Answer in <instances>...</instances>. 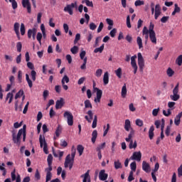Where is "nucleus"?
<instances>
[{"instance_id": "9b49d317", "label": "nucleus", "mask_w": 182, "mask_h": 182, "mask_svg": "<svg viewBox=\"0 0 182 182\" xmlns=\"http://www.w3.org/2000/svg\"><path fill=\"white\" fill-rule=\"evenodd\" d=\"M72 161H73L70 159V154H68L65 158L64 167L65 168H68V167H69L70 170H72V168L73 167V162Z\"/></svg>"}, {"instance_id": "0eeeda50", "label": "nucleus", "mask_w": 182, "mask_h": 182, "mask_svg": "<svg viewBox=\"0 0 182 182\" xmlns=\"http://www.w3.org/2000/svg\"><path fill=\"white\" fill-rule=\"evenodd\" d=\"M27 68H28V69L31 70V77L33 82H35V80H36V71H35V70H34L35 66L33 65V63L28 61L27 63Z\"/></svg>"}, {"instance_id": "473e14b6", "label": "nucleus", "mask_w": 182, "mask_h": 182, "mask_svg": "<svg viewBox=\"0 0 182 182\" xmlns=\"http://www.w3.org/2000/svg\"><path fill=\"white\" fill-rule=\"evenodd\" d=\"M126 95H127V88L126 87V84L122 88V96L123 97H126Z\"/></svg>"}, {"instance_id": "79ce46f5", "label": "nucleus", "mask_w": 182, "mask_h": 182, "mask_svg": "<svg viewBox=\"0 0 182 182\" xmlns=\"http://www.w3.org/2000/svg\"><path fill=\"white\" fill-rule=\"evenodd\" d=\"M42 33H38L37 36H36V39L38 41V42L40 43V45H42Z\"/></svg>"}, {"instance_id": "393cba45", "label": "nucleus", "mask_w": 182, "mask_h": 182, "mask_svg": "<svg viewBox=\"0 0 182 182\" xmlns=\"http://www.w3.org/2000/svg\"><path fill=\"white\" fill-rule=\"evenodd\" d=\"M26 80L28 85V87H30V89H31V87H33V83L32 82V80H31V78L29 77L28 74H26Z\"/></svg>"}, {"instance_id": "37998d69", "label": "nucleus", "mask_w": 182, "mask_h": 182, "mask_svg": "<svg viewBox=\"0 0 182 182\" xmlns=\"http://www.w3.org/2000/svg\"><path fill=\"white\" fill-rule=\"evenodd\" d=\"M176 63L178 64V66H181L182 65V55H180L176 60Z\"/></svg>"}, {"instance_id": "412c9836", "label": "nucleus", "mask_w": 182, "mask_h": 182, "mask_svg": "<svg viewBox=\"0 0 182 182\" xmlns=\"http://www.w3.org/2000/svg\"><path fill=\"white\" fill-rule=\"evenodd\" d=\"M149 39L154 45L157 44V38L156 37V33H149Z\"/></svg>"}, {"instance_id": "ea45409f", "label": "nucleus", "mask_w": 182, "mask_h": 182, "mask_svg": "<svg viewBox=\"0 0 182 182\" xmlns=\"http://www.w3.org/2000/svg\"><path fill=\"white\" fill-rule=\"evenodd\" d=\"M149 33H156L154 31V24L153 23H150L149 27Z\"/></svg>"}, {"instance_id": "4c0bfd02", "label": "nucleus", "mask_w": 182, "mask_h": 182, "mask_svg": "<svg viewBox=\"0 0 182 182\" xmlns=\"http://www.w3.org/2000/svg\"><path fill=\"white\" fill-rule=\"evenodd\" d=\"M61 133H62V127H60V126L58 125V127H57V129L55 130V136H56V137H59V136H60Z\"/></svg>"}, {"instance_id": "a18cd8bd", "label": "nucleus", "mask_w": 182, "mask_h": 182, "mask_svg": "<svg viewBox=\"0 0 182 182\" xmlns=\"http://www.w3.org/2000/svg\"><path fill=\"white\" fill-rule=\"evenodd\" d=\"M23 95V90H20L15 95L14 99H18V97H21V96Z\"/></svg>"}, {"instance_id": "338daca9", "label": "nucleus", "mask_w": 182, "mask_h": 182, "mask_svg": "<svg viewBox=\"0 0 182 182\" xmlns=\"http://www.w3.org/2000/svg\"><path fill=\"white\" fill-rule=\"evenodd\" d=\"M136 126L141 127V126H143V121L141 119H138L136 120Z\"/></svg>"}, {"instance_id": "5fc2aeb1", "label": "nucleus", "mask_w": 182, "mask_h": 182, "mask_svg": "<svg viewBox=\"0 0 182 182\" xmlns=\"http://www.w3.org/2000/svg\"><path fill=\"white\" fill-rule=\"evenodd\" d=\"M104 26L105 24H103V22H100L97 28V33H100L101 31L103 30Z\"/></svg>"}, {"instance_id": "a19ab883", "label": "nucleus", "mask_w": 182, "mask_h": 182, "mask_svg": "<svg viewBox=\"0 0 182 182\" xmlns=\"http://www.w3.org/2000/svg\"><path fill=\"white\" fill-rule=\"evenodd\" d=\"M87 63V57H85L84 58V61H83V63L82 65L80 66V69L82 70H85L86 69V64Z\"/></svg>"}, {"instance_id": "8fccbe9b", "label": "nucleus", "mask_w": 182, "mask_h": 182, "mask_svg": "<svg viewBox=\"0 0 182 182\" xmlns=\"http://www.w3.org/2000/svg\"><path fill=\"white\" fill-rule=\"evenodd\" d=\"M116 33H117V29H116V28H113L109 32V35H110L111 38H114V36H116Z\"/></svg>"}, {"instance_id": "7ed1b4c3", "label": "nucleus", "mask_w": 182, "mask_h": 182, "mask_svg": "<svg viewBox=\"0 0 182 182\" xmlns=\"http://www.w3.org/2000/svg\"><path fill=\"white\" fill-rule=\"evenodd\" d=\"M93 90L94 92H97V98H95L94 102H95V103H100V100L102 99L103 91L96 87V82L95 81H93Z\"/></svg>"}, {"instance_id": "bb28decb", "label": "nucleus", "mask_w": 182, "mask_h": 182, "mask_svg": "<svg viewBox=\"0 0 182 182\" xmlns=\"http://www.w3.org/2000/svg\"><path fill=\"white\" fill-rule=\"evenodd\" d=\"M84 104H85V109H92L93 108V106L92 105V102H90V100H86L84 102Z\"/></svg>"}, {"instance_id": "1a4fd4ad", "label": "nucleus", "mask_w": 182, "mask_h": 182, "mask_svg": "<svg viewBox=\"0 0 182 182\" xmlns=\"http://www.w3.org/2000/svg\"><path fill=\"white\" fill-rule=\"evenodd\" d=\"M63 116L67 119L68 126H73V114H72V112L66 111L64 112Z\"/></svg>"}, {"instance_id": "09e8293b", "label": "nucleus", "mask_w": 182, "mask_h": 182, "mask_svg": "<svg viewBox=\"0 0 182 182\" xmlns=\"http://www.w3.org/2000/svg\"><path fill=\"white\" fill-rule=\"evenodd\" d=\"M103 73V70L102 69H97L95 73V76L97 77H100Z\"/></svg>"}, {"instance_id": "e2e57ef3", "label": "nucleus", "mask_w": 182, "mask_h": 182, "mask_svg": "<svg viewBox=\"0 0 182 182\" xmlns=\"http://www.w3.org/2000/svg\"><path fill=\"white\" fill-rule=\"evenodd\" d=\"M85 80H86L85 77H80L77 81V85H83V83L85 82Z\"/></svg>"}, {"instance_id": "69168bd1", "label": "nucleus", "mask_w": 182, "mask_h": 182, "mask_svg": "<svg viewBox=\"0 0 182 182\" xmlns=\"http://www.w3.org/2000/svg\"><path fill=\"white\" fill-rule=\"evenodd\" d=\"M133 180H134V177H133V171H131L128 177V181H133Z\"/></svg>"}, {"instance_id": "e433bc0d", "label": "nucleus", "mask_w": 182, "mask_h": 182, "mask_svg": "<svg viewBox=\"0 0 182 182\" xmlns=\"http://www.w3.org/2000/svg\"><path fill=\"white\" fill-rule=\"evenodd\" d=\"M79 50V48L76 46H74L73 48L70 49V52L73 53V55H76Z\"/></svg>"}, {"instance_id": "3c124183", "label": "nucleus", "mask_w": 182, "mask_h": 182, "mask_svg": "<svg viewBox=\"0 0 182 182\" xmlns=\"http://www.w3.org/2000/svg\"><path fill=\"white\" fill-rule=\"evenodd\" d=\"M135 6H141V5H144V1L137 0L134 3Z\"/></svg>"}, {"instance_id": "f3484780", "label": "nucleus", "mask_w": 182, "mask_h": 182, "mask_svg": "<svg viewBox=\"0 0 182 182\" xmlns=\"http://www.w3.org/2000/svg\"><path fill=\"white\" fill-rule=\"evenodd\" d=\"M142 170L145 171V173H150V164L149 163L146 162V161H144L142 162Z\"/></svg>"}, {"instance_id": "dca6fc26", "label": "nucleus", "mask_w": 182, "mask_h": 182, "mask_svg": "<svg viewBox=\"0 0 182 182\" xmlns=\"http://www.w3.org/2000/svg\"><path fill=\"white\" fill-rule=\"evenodd\" d=\"M107 177H109V175L106 173L105 170L102 169L100 171L99 178L101 181H106L107 180Z\"/></svg>"}, {"instance_id": "49530a36", "label": "nucleus", "mask_w": 182, "mask_h": 182, "mask_svg": "<svg viewBox=\"0 0 182 182\" xmlns=\"http://www.w3.org/2000/svg\"><path fill=\"white\" fill-rule=\"evenodd\" d=\"M16 170L14 169V171L11 173V180L12 181H15V180H16Z\"/></svg>"}, {"instance_id": "4be33fe9", "label": "nucleus", "mask_w": 182, "mask_h": 182, "mask_svg": "<svg viewBox=\"0 0 182 182\" xmlns=\"http://www.w3.org/2000/svg\"><path fill=\"white\" fill-rule=\"evenodd\" d=\"M90 171H87V172L82 175L81 177L84 178L82 182H90V176L89 175Z\"/></svg>"}, {"instance_id": "cd10ccee", "label": "nucleus", "mask_w": 182, "mask_h": 182, "mask_svg": "<svg viewBox=\"0 0 182 182\" xmlns=\"http://www.w3.org/2000/svg\"><path fill=\"white\" fill-rule=\"evenodd\" d=\"M114 166L116 170H119V168H122L123 167L119 160L115 161L114 162Z\"/></svg>"}, {"instance_id": "603ef678", "label": "nucleus", "mask_w": 182, "mask_h": 182, "mask_svg": "<svg viewBox=\"0 0 182 182\" xmlns=\"http://www.w3.org/2000/svg\"><path fill=\"white\" fill-rule=\"evenodd\" d=\"M48 167L45 169V171L46 172L47 174H52V172H50L53 170L52 165H48Z\"/></svg>"}, {"instance_id": "a211bd4d", "label": "nucleus", "mask_w": 182, "mask_h": 182, "mask_svg": "<svg viewBox=\"0 0 182 182\" xmlns=\"http://www.w3.org/2000/svg\"><path fill=\"white\" fill-rule=\"evenodd\" d=\"M63 105H65L63 98H60V100H58L55 102V109L57 110L58 109H62V107H63Z\"/></svg>"}, {"instance_id": "aec40b11", "label": "nucleus", "mask_w": 182, "mask_h": 182, "mask_svg": "<svg viewBox=\"0 0 182 182\" xmlns=\"http://www.w3.org/2000/svg\"><path fill=\"white\" fill-rule=\"evenodd\" d=\"M124 129L126 132H132V123L129 119H126L124 123Z\"/></svg>"}, {"instance_id": "0e129e2a", "label": "nucleus", "mask_w": 182, "mask_h": 182, "mask_svg": "<svg viewBox=\"0 0 182 182\" xmlns=\"http://www.w3.org/2000/svg\"><path fill=\"white\" fill-rule=\"evenodd\" d=\"M85 4L87 5V6H91V8H93V2L90 1L89 0H85Z\"/></svg>"}, {"instance_id": "2eb2a0df", "label": "nucleus", "mask_w": 182, "mask_h": 182, "mask_svg": "<svg viewBox=\"0 0 182 182\" xmlns=\"http://www.w3.org/2000/svg\"><path fill=\"white\" fill-rule=\"evenodd\" d=\"M22 5L23 8H26L27 12L28 14H31V12H32L31 2L29 1V0H22Z\"/></svg>"}, {"instance_id": "f8f14e48", "label": "nucleus", "mask_w": 182, "mask_h": 182, "mask_svg": "<svg viewBox=\"0 0 182 182\" xmlns=\"http://www.w3.org/2000/svg\"><path fill=\"white\" fill-rule=\"evenodd\" d=\"M136 59H137V55H134V56L131 57V65L134 69V74L136 75L137 73V63H136Z\"/></svg>"}, {"instance_id": "bf43d9fd", "label": "nucleus", "mask_w": 182, "mask_h": 182, "mask_svg": "<svg viewBox=\"0 0 182 182\" xmlns=\"http://www.w3.org/2000/svg\"><path fill=\"white\" fill-rule=\"evenodd\" d=\"M17 48V52H21L22 51V43L18 42L16 44Z\"/></svg>"}, {"instance_id": "774afa93", "label": "nucleus", "mask_w": 182, "mask_h": 182, "mask_svg": "<svg viewBox=\"0 0 182 182\" xmlns=\"http://www.w3.org/2000/svg\"><path fill=\"white\" fill-rule=\"evenodd\" d=\"M178 177H182V165L178 168Z\"/></svg>"}, {"instance_id": "c9c22d12", "label": "nucleus", "mask_w": 182, "mask_h": 182, "mask_svg": "<svg viewBox=\"0 0 182 182\" xmlns=\"http://www.w3.org/2000/svg\"><path fill=\"white\" fill-rule=\"evenodd\" d=\"M20 32H21V35L22 36H23V35H25L26 29H25V24H23V23H21V24Z\"/></svg>"}, {"instance_id": "72a5a7b5", "label": "nucleus", "mask_w": 182, "mask_h": 182, "mask_svg": "<svg viewBox=\"0 0 182 182\" xmlns=\"http://www.w3.org/2000/svg\"><path fill=\"white\" fill-rule=\"evenodd\" d=\"M97 126V115H95L92 127V129H96Z\"/></svg>"}, {"instance_id": "13d9d810", "label": "nucleus", "mask_w": 182, "mask_h": 182, "mask_svg": "<svg viewBox=\"0 0 182 182\" xmlns=\"http://www.w3.org/2000/svg\"><path fill=\"white\" fill-rule=\"evenodd\" d=\"M69 83V77H68V75H64V77H63L62 80H61V83Z\"/></svg>"}, {"instance_id": "6e6552de", "label": "nucleus", "mask_w": 182, "mask_h": 182, "mask_svg": "<svg viewBox=\"0 0 182 182\" xmlns=\"http://www.w3.org/2000/svg\"><path fill=\"white\" fill-rule=\"evenodd\" d=\"M174 106H176V102H168V107H169V109H168L167 111H166V109L163 110L164 116H166V117H168V116L171 114V110H173V107H174Z\"/></svg>"}, {"instance_id": "7c9ffc66", "label": "nucleus", "mask_w": 182, "mask_h": 182, "mask_svg": "<svg viewBox=\"0 0 182 182\" xmlns=\"http://www.w3.org/2000/svg\"><path fill=\"white\" fill-rule=\"evenodd\" d=\"M136 43L139 49H141V48H143V40H141L139 36L136 38Z\"/></svg>"}, {"instance_id": "f257e3e1", "label": "nucleus", "mask_w": 182, "mask_h": 182, "mask_svg": "<svg viewBox=\"0 0 182 182\" xmlns=\"http://www.w3.org/2000/svg\"><path fill=\"white\" fill-rule=\"evenodd\" d=\"M23 136V141L26 140V125L24 124L23 128L18 130L17 136L15 132H12V140L15 144H21V137Z\"/></svg>"}, {"instance_id": "864d4df0", "label": "nucleus", "mask_w": 182, "mask_h": 182, "mask_svg": "<svg viewBox=\"0 0 182 182\" xmlns=\"http://www.w3.org/2000/svg\"><path fill=\"white\" fill-rule=\"evenodd\" d=\"M79 41H80V33H77L74 40V45H76Z\"/></svg>"}, {"instance_id": "b1692460", "label": "nucleus", "mask_w": 182, "mask_h": 182, "mask_svg": "<svg viewBox=\"0 0 182 182\" xmlns=\"http://www.w3.org/2000/svg\"><path fill=\"white\" fill-rule=\"evenodd\" d=\"M96 139H97V130H94L92 133V143H93L94 144L96 143Z\"/></svg>"}, {"instance_id": "ddd939ff", "label": "nucleus", "mask_w": 182, "mask_h": 182, "mask_svg": "<svg viewBox=\"0 0 182 182\" xmlns=\"http://www.w3.org/2000/svg\"><path fill=\"white\" fill-rule=\"evenodd\" d=\"M36 32L37 30L35 28H33L32 29H28V39H31V38H33V41H35L36 39Z\"/></svg>"}, {"instance_id": "680f3d73", "label": "nucleus", "mask_w": 182, "mask_h": 182, "mask_svg": "<svg viewBox=\"0 0 182 182\" xmlns=\"http://www.w3.org/2000/svg\"><path fill=\"white\" fill-rule=\"evenodd\" d=\"M85 56H86V51L82 50L80 53V58L82 60H85Z\"/></svg>"}, {"instance_id": "f03ea898", "label": "nucleus", "mask_w": 182, "mask_h": 182, "mask_svg": "<svg viewBox=\"0 0 182 182\" xmlns=\"http://www.w3.org/2000/svg\"><path fill=\"white\" fill-rule=\"evenodd\" d=\"M133 136H134V129H131V132H129L128 137L125 139V141L129 143V149H136V147H137V141H134V144H133Z\"/></svg>"}, {"instance_id": "052dcab7", "label": "nucleus", "mask_w": 182, "mask_h": 182, "mask_svg": "<svg viewBox=\"0 0 182 182\" xmlns=\"http://www.w3.org/2000/svg\"><path fill=\"white\" fill-rule=\"evenodd\" d=\"M174 6H175V8H174L173 11H175L176 12V14H180L181 9L178 6V4H175Z\"/></svg>"}, {"instance_id": "20e7f679", "label": "nucleus", "mask_w": 182, "mask_h": 182, "mask_svg": "<svg viewBox=\"0 0 182 182\" xmlns=\"http://www.w3.org/2000/svg\"><path fill=\"white\" fill-rule=\"evenodd\" d=\"M40 147H43V151L46 154H49V151H48V144L45 139V136H42V134L39 136Z\"/></svg>"}, {"instance_id": "6e6d98bb", "label": "nucleus", "mask_w": 182, "mask_h": 182, "mask_svg": "<svg viewBox=\"0 0 182 182\" xmlns=\"http://www.w3.org/2000/svg\"><path fill=\"white\" fill-rule=\"evenodd\" d=\"M18 82L21 83L22 82V71L18 70Z\"/></svg>"}, {"instance_id": "6ab92c4d", "label": "nucleus", "mask_w": 182, "mask_h": 182, "mask_svg": "<svg viewBox=\"0 0 182 182\" xmlns=\"http://www.w3.org/2000/svg\"><path fill=\"white\" fill-rule=\"evenodd\" d=\"M181 117H182V112H181L180 113H178L175 119H174V124L176 126H180V123L181 122Z\"/></svg>"}, {"instance_id": "2f4dec72", "label": "nucleus", "mask_w": 182, "mask_h": 182, "mask_svg": "<svg viewBox=\"0 0 182 182\" xmlns=\"http://www.w3.org/2000/svg\"><path fill=\"white\" fill-rule=\"evenodd\" d=\"M77 150L80 156H82V154H83V150H85V147H83V146L82 145H77Z\"/></svg>"}, {"instance_id": "4d7b16f0", "label": "nucleus", "mask_w": 182, "mask_h": 182, "mask_svg": "<svg viewBox=\"0 0 182 182\" xmlns=\"http://www.w3.org/2000/svg\"><path fill=\"white\" fill-rule=\"evenodd\" d=\"M171 130V126H167L166 129L165 131V134H166V136H167V137H168V136H170Z\"/></svg>"}, {"instance_id": "423d86ee", "label": "nucleus", "mask_w": 182, "mask_h": 182, "mask_svg": "<svg viewBox=\"0 0 182 182\" xmlns=\"http://www.w3.org/2000/svg\"><path fill=\"white\" fill-rule=\"evenodd\" d=\"M73 8L77 9V2L72 3L71 4H68L64 8V12H68L69 15H73Z\"/></svg>"}, {"instance_id": "c03bdc74", "label": "nucleus", "mask_w": 182, "mask_h": 182, "mask_svg": "<svg viewBox=\"0 0 182 182\" xmlns=\"http://www.w3.org/2000/svg\"><path fill=\"white\" fill-rule=\"evenodd\" d=\"M115 74L119 77V79L122 78V68H119L117 70H115Z\"/></svg>"}, {"instance_id": "58836bf2", "label": "nucleus", "mask_w": 182, "mask_h": 182, "mask_svg": "<svg viewBox=\"0 0 182 182\" xmlns=\"http://www.w3.org/2000/svg\"><path fill=\"white\" fill-rule=\"evenodd\" d=\"M53 161V156L52 154H48V158H47V162L48 165H52V162Z\"/></svg>"}, {"instance_id": "39448f33", "label": "nucleus", "mask_w": 182, "mask_h": 182, "mask_svg": "<svg viewBox=\"0 0 182 182\" xmlns=\"http://www.w3.org/2000/svg\"><path fill=\"white\" fill-rule=\"evenodd\" d=\"M179 83L178 82L177 85L175 86V87L173 90V95H170V99L171 100H173V102H177L178 99H180V95H178V86Z\"/></svg>"}, {"instance_id": "c85d7f7f", "label": "nucleus", "mask_w": 182, "mask_h": 182, "mask_svg": "<svg viewBox=\"0 0 182 182\" xmlns=\"http://www.w3.org/2000/svg\"><path fill=\"white\" fill-rule=\"evenodd\" d=\"M19 26H21L19 23H15L14 25V30L16 35L19 34Z\"/></svg>"}, {"instance_id": "a878e982", "label": "nucleus", "mask_w": 182, "mask_h": 182, "mask_svg": "<svg viewBox=\"0 0 182 182\" xmlns=\"http://www.w3.org/2000/svg\"><path fill=\"white\" fill-rule=\"evenodd\" d=\"M103 82L104 85H108L109 84V73L105 72L103 76Z\"/></svg>"}, {"instance_id": "c756f323", "label": "nucleus", "mask_w": 182, "mask_h": 182, "mask_svg": "<svg viewBox=\"0 0 182 182\" xmlns=\"http://www.w3.org/2000/svg\"><path fill=\"white\" fill-rule=\"evenodd\" d=\"M104 50H105V44H102L100 47L97 48L94 50V53H98V52L100 53H102V52H103Z\"/></svg>"}, {"instance_id": "9d476101", "label": "nucleus", "mask_w": 182, "mask_h": 182, "mask_svg": "<svg viewBox=\"0 0 182 182\" xmlns=\"http://www.w3.org/2000/svg\"><path fill=\"white\" fill-rule=\"evenodd\" d=\"M138 65L139 68V71L143 73L144 70V58H143L141 53H138Z\"/></svg>"}, {"instance_id": "f704fd0d", "label": "nucleus", "mask_w": 182, "mask_h": 182, "mask_svg": "<svg viewBox=\"0 0 182 182\" xmlns=\"http://www.w3.org/2000/svg\"><path fill=\"white\" fill-rule=\"evenodd\" d=\"M166 73L168 77H171L174 75V71L171 68H168L166 70Z\"/></svg>"}, {"instance_id": "4468645a", "label": "nucleus", "mask_w": 182, "mask_h": 182, "mask_svg": "<svg viewBox=\"0 0 182 182\" xmlns=\"http://www.w3.org/2000/svg\"><path fill=\"white\" fill-rule=\"evenodd\" d=\"M130 159H131V160H136V161H141V151L134 152Z\"/></svg>"}, {"instance_id": "5701e85b", "label": "nucleus", "mask_w": 182, "mask_h": 182, "mask_svg": "<svg viewBox=\"0 0 182 182\" xmlns=\"http://www.w3.org/2000/svg\"><path fill=\"white\" fill-rule=\"evenodd\" d=\"M149 137L150 140H153V137H154V126H151L149 130Z\"/></svg>"}, {"instance_id": "de8ad7c7", "label": "nucleus", "mask_w": 182, "mask_h": 182, "mask_svg": "<svg viewBox=\"0 0 182 182\" xmlns=\"http://www.w3.org/2000/svg\"><path fill=\"white\" fill-rule=\"evenodd\" d=\"M130 168L132 171H136V168H137V165L136 164V161L131 163Z\"/></svg>"}]
</instances>
